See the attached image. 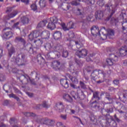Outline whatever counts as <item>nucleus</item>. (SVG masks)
I'll use <instances>...</instances> for the list:
<instances>
[{
  "mask_svg": "<svg viewBox=\"0 0 127 127\" xmlns=\"http://www.w3.org/2000/svg\"><path fill=\"white\" fill-rule=\"evenodd\" d=\"M57 126L58 127H63V124L61 122L57 123Z\"/></svg>",
  "mask_w": 127,
  "mask_h": 127,
  "instance_id": "nucleus-50",
  "label": "nucleus"
},
{
  "mask_svg": "<svg viewBox=\"0 0 127 127\" xmlns=\"http://www.w3.org/2000/svg\"><path fill=\"white\" fill-rule=\"evenodd\" d=\"M61 84L65 88V89H67V88L69 87V84H68V81L66 79H61Z\"/></svg>",
  "mask_w": 127,
  "mask_h": 127,
  "instance_id": "nucleus-21",
  "label": "nucleus"
},
{
  "mask_svg": "<svg viewBox=\"0 0 127 127\" xmlns=\"http://www.w3.org/2000/svg\"><path fill=\"white\" fill-rule=\"evenodd\" d=\"M123 64L125 66H127V60H125L123 61Z\"/></svg>",
  "mask_w": 127,
  "mask_h": 127,
  "instance_id": "nucleus-58",
  "label": "nucleus"
},
{
  "mask_svg": "<svg viewBox=\"0 0 127 127\" xmlns=\"http://www.w3.org/2000/svg\"><path fill=\"white\" fill-rule=\"evenodd\" d=\"M44 48L46 50L50 49V48H51V45L49 43H47L44 45Z\"/></svg>",
  "mask_w": 127,
  "mask_h": 127,
  "instance_id": "nucleus-37",
  "label": "nucleus"
},
{
  "mask_svg": "<svg viewBox=\"0 0 127 127\" xmlns=\"http://www.w3.org/2000/svg\"><path fill=\"white\" fill-rule=\"evenodd\" d=\"M39 36H44L45 39H47L49 38V36H50V33L48 31H35L30 33L29 35V38L30 40H33L34 38H37V37Z\"/></svg>",
  "mask_w": 127,
  "mask_h": 127,
  "instance_id": "nucleus-3",
  "label": "nucleus"
},
{
  "mask_svg": "<svg viewBox=\"0 0 127 127\" xmlns=\"http://www.w3.org/2000/svg\"><path fill=\"white\" fill-rule=\"evenodd\" d=\"M104 16V13L102 11H97L95 13V17L97 19H101Z\"/></svg>",
  "mask_w": 127,
  "mask_h": 127,
  "instance_id": "nucleus-17",
  "label": "nucleus"
},
{
  "mask_svg": "<svg viewBox=\"0 0 127 127\" xmlns=\"http://www.w3.org/2000/svg\"><path fill=\"white\" fill-rule=\"evenodd\" d=\"M77 15H83L84 14V12H83V10L81 9H77L76 11Z\"/></svg>",
  "mask_w": 127,
  "mask_h": 127,
  "instance_id": "nucleus-32",
  "label": "nucleus"
},
{
  "mask_svg": "<svg viewBox=\"0 0 127 127\" xmlns=\"http://www.w3.org/2000/svg\"><path fill=\"white\" fill-rule=\"evenodd\" d=\"M9 104L8 100H5L3 103V106H7Z\"/></svg>",
  "mask_w": 127,
  "mask_h": 127,
  "instance_id": "nucleus-52",
  "label": "nucleus"
},
{
  "mask_svg": "<svg viewBox=\"0 0 127 127\" xmlns=\"http://www.w3.org/2000/svg\"><path fill=\"white\" fill-rule=\"evenodd\" d=\"M80 1H83L84 2H87L88 4H93L95 3V0H93L92 2V0H76V1L74 0L71 2V4L72 5H78V4H80Z\"/></svg>",
  "mask_w": 127,
  "mask_h": 127,
  "instance_id": "nucleus-8",
  "label": "nucleus"
},
{
  "mask_svg": "<svg viewBox=\"0 0 127 127\" xmlns=\"http://www.w3.org/2000/svg\"><path fill=\"white\" fill-rule=\"evenodd\" d=\"M106 8H107V11H108L109 17H112V15L116 12L117 10V6L112 5L111 3L108 4L106 6Z\"/></svg>",
  "mask_w": 127,
  "mask_h": 127,
  "instance_id": "nucleus-6",
  "label": "nucleus"
},
{
  "mask_svg": "<svg viewBox=\"0 0 127 127\" xmlns=\"http://www.w3.org/2000/svg\"><path fill=\"white\" fill-rule=\"evenodd\" d=\"M57 21H58V19L56 17H53L50 18V21L49 22L47 28L48 29H50L51 30H53V29H55L56 28V23H57Z\"/></svg>",
  "mask_w": 127,
  "mask_h": 127,
  "instance_id": "nucleus-5",
  "label": "nucleus"
},
{
  "mask_svg": "<svg viewBox=\"0 0 127 127\" xmlns=\"http://www.w3.org/2000/svg\"><path fill=\"white\" fill-rule=\"evenodd\" d=\"M76 55L79 58H84L87 56L88 54V51L86 49H82L81 51H77L76 53Z\"/></svg>",
  "mask_w": 127,
  "mask_h": 127,
  "instance_id": "nucleus-9",
  "label": "nucleus"
},
{
  "mask_svg": "<svg viewBox=\"0 0 127 127\" xmlns=\"http://www.w3.org/2000/svg\"><path fill=\"white\" fill-rule=\"evenodd\" d=\"M76 62L79 67H81L83 65V62L81 61H76Z\"/></svg>",
  "mask_w": 127,
  "mask_h": 127,
  "instance_id": "nucleus-42",
  "label": "nucleus"
},
{
  "mask_svg": "<svg viewBox=\"0 0 127 127\" xmlns=\"http://www.w3.org/2000/svg\"><path fill=\"white\" fill-rule=\"evenodd\" d=\"M55 108L57 110V111H58L60 112L63 111V109H64V106H63V103H62V102H58V103H56Z\"/></svg>",
  "mask_w": 127,
  "mask_h": 127,
  "instance_id": "nucleus-12",
  "label": "nucleus"
},
{
  "mask_svg": "<svg viewBox=\"0 0 127 127\" xmlns=\"http://www.w3.org/2000/svg\"><path fill=\"white\" fill-rule=\"evenodd\" d=\"M47 24V20H44L41 21L38 25V28H40V27H44Z\"/></svg>",
  "mask_w": 127,
  "mask_h": 127,
  "instance_id": "nucleus-22",
  "label": "nucleus"
},
{
  "mask_svg": "<svg viewBox=\"0 0 127 127\" xmlns=\"http://www.w3.org/2000/svg\"><path fill=\"white\" fill-rule=\"evenodd\" d=\"M98 95H99V92L98 91L93 92V96H98Z\"/></svg>",
  "mask_w": 127,
  "mask_h": 127,
  "instance_id": "nucleus-56",
  "label": "nucleus"
},
{
  "mask_svg": "<svg viewBox=\"0 0 127 127\" xmlns=\"http://www.w3.org/2000/svg\"><path fill=\"white\" fill-rule=\"evenodd\" d=\"M90 120L92 122H93L95 125H100V126L102 127H109L111 126V123L112 122H110V121H112V127H117V123L116 121H114L113 118L110 119H106V123H103L102 122V121H104V119L102 117H99L98 118V120H97V117L94 116H91L90 117Z\"/></svg>",
  "mask_w": 127,
  "mask_h": 127,
  "instance_id": "nucleus-2",
  "label": "nucleus"
},
{
  "mask_svg": "<svg viewBox=\"0 0 127 127\" xmlns=\"http://www.w3.org/2000/svg\"><path fill=\"white\" fill-rule=\"evenodd\" d=\"M3 36L5 39H8V38H10V37L12 36V33L11 32H7L3 35Z\"/></svg>",
  "mask_w": 127,
  "mask_h": 127,
  "instance_id": "nucleus-23",
  "label": "nucleus"
},
{
  "mask_svg": "<svg viewBox=\"0 0 127 127\" xmlns=\"http://www.w3.org/2000/svg\"><path fill=\"white\" fill-rule=\"evenodd\" d=\"M3 89L6 93H7L8 96H13V93L11 92V88L9 87L7 85H4Z\"/></svg>",
  "mask_w": 127,
  "mask_h": 127,
  "instance_id": "nucleus-11",
  "label": "nucleus"
},
{
  "mask_svg": "<svg viewBox=\"0 0 127 127\" xmlns=\"http://www.w3.org/2000/svg\"><path fill=\"white\" fill-rule=\"evenodd\" d=\"M70 87H71L73 89H77V88H80L79 86H76V85L73 84H70Z\"/></svg>",
  "mask_w": 127,
  "mask_h": 127,
  "instance_id": "nucleus-48",
  "label": "nucleus"
},
{
  "mask_svg": "<svg viewBox=\"0 0 127 127\" xmlns=\"http://www.w3.org/2000/svg\"><path fill=\"white\" fill-rule=\"evenodd\" d=\"M29 19L28 18L24 16L21 18V22L23 23V24H26L28 23Z\"/></svg>",
  "mask_w": 127,
  "mask_h": 127,
  "instance_id": "nucleus-26",
  "label": "nucleus"
},
{
  "mask_svg": "<svg viewBox=\"0 0 127 127\" xmlns=\"http://www.w3.org/2000/svg\"><path fill=\"white\" fill-rule=\"evenodd\" d=\"M15 62L19 66H20V65H22V64H21V63H22V61L19 59V57H17V58L15 59Z\"/></svg>",
  "mask_w": 127,
  "mask_h": 127,
  "instance_id": "nucleus-30",
  "label": "nucleus"
},
{
  "mask_svg": "<svg viewBox=\"0 0 127 127\" xmlns=\"http://www.w3.org/2000/svg\"><path fill=\"white\" fill-rule=\"evenodd\" d=\"M24 116H25V117H36V115H35V114L33 113H30V112H26L24 114Z\"/></svg>",
  "mask_w": 127,
  "mask_h": 127,
  "instance_id": "nucleus-27",
  "label": "nucleus"
},
{
  "mask_svg": "<svg viewBox=\"0 0 127 127\" xmlns=\"http://www.w3.org/2000/svg\"><path fill=\"white\" fill-rule=\"evenodd\" d=\"M2 56V50L0 49V57Z\"/></svg>",
  "mask_w": 127,
  "mask_h": 127,
  "instance_id": "nucleus-62",
  "label": "nucleus"
},
{
  "mask_svg": "<svg viewBox=\"0 0 127 127\" xmlns=\"http://www.w3.org/2000/svg\"><path fill=\"white\" fill-rule=\"evenodd\" d=\"M97 4H98L99 6H103L104 4H105V2H104V0H99L97 1Z\"/></svg>",
  "mask_w": 127,
  "mask_h": 127,
  "instance_id": "nucleus-39",
  "label": "nucleus"
},
{
  "mask_svg": "<svg viewBox=\"0 0 127 127\" xmlns=\"http://www.w3.org/2000/svg\"><path fill=\"white\" fill-rule=\"evenodd\" d=\"M22 1V2H24L25 4H28L29 3V0H16V2H18V1Z\"/></svg>",
  "mask_w": 127,
  "mask_h": 127,
  "instance_id": "nucleus-34",
  "label": "nucleus"
},
{
  "mask_svg": "<svg viewBox=\"0 0 127 127\" xmlns=\"http://www.w3.org/2000/svg\"><path fill=\"white\" fill-rule=\"evenodd\" d=\"M39 107H38V109H40L41 107H43V108H45V109H48V108H50V105L48 104V102H47L46 101H44L43 102V103L42 105H39Z\"/></svg>",
  "mask_w": 127,
  "mask_h": 127,
  "instance_id": "nucleus-20",
  "label": "nucleus"
},
{
  "mask_svg": "<svg viewBox=\"0 0 127 127\" xmlns=\"http://www.w3.org/2000/svg\"><path fill=\"white\" fill-rule=\"evenodd\" d=\"M26 95L28 96H33V94L32 93H30L29 92H26Z\"/></svg>",
  "mask_w": 127,
  "mask_h": 127,
  "instance_id": "nucleus-60",
  "label": "nucleus"
},
{
  "mask_svg": "<svg viewBox=\"0 0 127 127\" xmlns=\"http://www.w3.org/2000/svg\"><path fill=\"white\" fill-rule=\"evenodd\" d=\"M73 118H75V119H77L78 120H79L80 124H81V125H84L83 124V122H82V120H81V119H80L79 117H77L76 116H73Z\"/></svg>",
  "mask_w": 127,
  "mask_h": 127,
  "instance_id": "nucleus-53",
  "label": "nucleus"
},
{
  "mask_svg": "<svg viewBox=\"0 0 127 127\" xmlns=\"http://www.w3.org/2000/svg\"><path fill=\"white\" fill-rule=\"evenodd\" d=\"M54 39L57 40L59 38H61L62 36V33L60 31H56L55 33L53 35Z\"/></svg>",
  "mask_w": 127,
  "mask_h": 127,
  "instance_id": "nucleus-18",
  "label": "nucleus"
},
{
  "mask_svg": "<svg viewBox=\"0 0 127 127\" xmlns=\"http://www.w3.org/2000/svg\"><path fill=\"white\" fill-rule=\"evenodd\" d=\"M91 32L92 35L97 36V35L100 36V30H99V27L96 26H93L91 28Z\"/></svg>",
  "mask_w": 127,
  "mask_h": 127,
  "instance_id": "nucleus-10",
  "label": "nucleus"
},
{
  "mask_svg": "<svg viewBox=\"0 0 127 127\" xmlns=\"http://www.w3.org/2000/svg\"><path fill=\"white\" fill-rule=\"evenodd\" d=\"M16 41H19L20 42H23V43H25L24 40L21 38L17 37L15 39Z\"/></svg>",
  "mask_w": 127,
  "mask_h": 127,
  "instance_id": "nucleus-40",
  "label": "nucleus"
},
{
  "mask_svg": "<svg viewBox=\"0 0 127 127\" xmlns=\"http://www.w3.org/2000/svg\"><path fill=\"white\" fill-rule=\"evenodd\" d=\"M59 24L62 26L63 29L65 31L66 30H69V29H71L72 28H75L76 26L75 25V23L70 21L67 24V27L66 25L64 23H59Z\"/></svg>",
  "mask_w": 127,
  "mask_h": 127,
  "instance_id": "nucleus-7",
  "label": "nucleus"
},
{
  "mask_svg": "<svg viewBox=\"0 0 127 127\" xmlns=\"http://www.w3.org/2000/svg\"><path fill=\"white\" fill-rule=\"evenodd\" d=\"M5 79V76L2 74H0V81H3Z\"/></svg>",
  "mask_w": 127,
  "mask_h": 127,
  "instance_id": "nucleus-45",
  "label": "nucleus"
},
{
  "mask_svg": "<svg viewBox=\"0 0 127 127\" xmlns=\"http://www.w3.org/2000/svg\"><path fill=\"white\" fill-rule=\"evenodd\" d=\"M61 117L63 120H66L67 119V115H61Z\"/></svg>",
  "mask_w": 127,
  "mask_h": 127,
  "instance_id": "nucleus-54",
  "label": "nucleus"
},
{
  "mask_svg": "<svg viewBox=\"0 0 127 127\" xmlns=\"http://www.w3.org/2000/svg\"><path fill=\"white\" fill-rule=\"evenodd\" d=\"M47 123L49 126H53V125H54L55 122L53 120H48Z\"/></svg>",
  "mask_w": 127,
  "mask_h": 127,
  "instance_id": "nucleus-36",
  "label": "nucleus"
},
{
  "mask_svg": "<svg viewBox=\"0 0 127 127\" xmlns=\"http://www.w3.org/2000/svg\"><path fill=\"white\" fill-rule=\"evenodd\" d=\"M87 72H91V71H92V68L90 67H87Z\"/></svg>",
  "mask_w": 127,
  "mask_h": 127,
  "instance_id": "nucleus-59",
  "label": "nucleus"
},
{
  "mask_svg": "<svg viewBox=\"0 0 127 127\" xmlns=\"http://www.w3.org/2000/svg\"><path fill=\"white\" fill-rule=\"evenodd\" d=\"M70 112H71V114H75V110H70Z\"/></svg>",
  "mask_w": 127,
  "mask_h": 127,
  "instance_id": "nucleus-64",
  "label": "nucleus"
},
{
  "mask_svg": "<svg viewBox=\"0 0 127 127\" xmlns=\"http://www.w3.org/2000/svg\"><path fill=\"white\" fill-rule=\"evenodd\" d=\"M9 98H13L18 102L19 101V98L17 97L16 96H9Z\"/></svg>",
  "mask_w": 127,
  "mask_h": 127,
  "instance_id": "nucleus-46",
  "label": "nucleus"
},
{
  "mask_svg": "<svg viewBox=\"0 0 127 127\" xmlns=\"http://www.w3.org/2000/svg\"><path fill=\"white\" fill-rule=\"evenodd\" d=\"M37 58L38 60V61H39V60L43 59V60H44V58H43V57H42L41 56V55H38L37 57Z\"/></svg>",
  "mask_w": 127,
  "mask_h": 127,
  "instance_id": "nucleus-47",
  "label": "nucleus"
},
{
  "mask_svg": "<svg viewBox=\"0 0 127 127\" xmlns=\"http://www.w3.org/2000/svg\"><path fill=\"white\" fill-rule=\"evenodd\" d=\"M31 8L32 10H33L34 11H35V10L37 9V6L36 5V4H33L31 5Z\"/></svg>",
  "mask_w": 127,
  "mask_h": 127,
  "instance_id": "nucleus-35",
  "label": "nucleus"
},
{
  "mask_svg": "<svg viewBox=\"0 0 127 127\" xmlns=\"http://www.w3.org/2000/svg\"><path fill=\"white\" fill-rule=\"evenodd\" d=\"M114 55H112V57H114V58L107 59L106 62L108 65H109V66H112V65H114V62H116V61H115V59H116L115 58V56H114Z\"/></svg>",
  "mask_w": 127,
  "mask_h": 127,
  "instance_id": "nucleus-19",
  "label": "nucleus"
},
{
  "mask_svg": "<svg viewBox=\"0 0 127 127\" xmlns=\"http://www.w3.org/2000/svg\"><path fill=\"white\" fill-rule=\"evenodd\" d=\"M103 29L107 32V35H106V37H109V38H111V36H114L115 35V32L114 30L112 29H108L107 30H106V28L105 27H103Z\"/></svg>",
  "mask_w": 127,
  "mask_h": 127,
  "instance_id": "nucleus-15",
  "label": "nucleus"
},
{
  "mask_svg": "<svg viewBox=\"0 0 127 127\" xmlns=\"http://www.w3.org/2000/svg\"><path fill=\"white\" fill-rule=\"evenodd\" d=\"M18 24H19V22H17L15 24H14L13 26V28H16V29H17L19 28L18 27Z\"/></svg>",
  "mask_w": 127,
  "mask_h": 127,
  "instance_id": "nucleus-44",
  "label": "nucleus"
},
{
  "mask_svg": "<svg viewBox=\"0 0 127 127\" xmlns=\"http://www.w3.org/2000/svg\"><path fill=\"white\" fill-rule=\"evenodd\" d=\"M63 98L66 102H69V103H71L73 101L72 97L70 96H64Z\"/></svg>",
  "mask_w": 127,
  "mask_h": 127,
  "instance_id": "nucleus-25",
  "label": "nucleus"
},
{
  "mask_svg": "<svg viewBox=\"0 0 127 127\" xmlns=\"http://www.w3.org/2000/svg\"><path fill=\"white\" fill-rule=\"evenodd\" d=\"M0 127H6V126L5 125L2 124L0 126Z\"/></svg>",
  "mask_w": 127,
  "mask_h": 127,
  "instance_id": "nucleus-63",
  "label": "nucleus"
},
{
  "mask_svg": "<svg viewBox=\"0 0 127 127\" xmlns=\"http://www.w3.org/2000/svg\"><path fill=\"white\" fill-rule=\"evenodd\" d=\"M11 10H12V8L11 7H8L7 8L6 12H8L9 11H11Z\"/></svg>",
  "mask_w": 127,
  "mask_h": 127,
  "instance_id": "nucleus-57",
  "label": "nucleus"
},
{
  "mask_svg": "<svg viewBox=\"0 0 127 127\" xmlns=\"http://www.w3.org/2000/svg\"><path fill=\"white\" fill-rule=\"evenodd\" d=\"M103 82H104V80H99L97 81V83H98V84H101V83H103Z\"/></svg>",
  "mask_w": 127,
  "mask_h": 127,
  "instance_id": "nucleus-61",
  "label": "nucleus"
},
{
  "mask_svg": "<svg viewBox=\"0 0 127 127\" xmlns=\"http://www.w3.org/2000/svg\"><path fill=\"white\" fill-rule=\"evenodd\" d=\"M40 5L42 8L44 7L45 6V1H44V0H40Z\"/></svg>",
  "mask_w": 127,
  "mask_h": 127,
  "instance_id": "nucleus-33",
  "label": "nucleus"
},
{
  "mask_svg": "<svg viewBox=\"0 0 127 127\" xmlns=\"http://www.w3.org/2000/svg\"><path fill=\"white\" fill-rule=\"evenodd\" d=\"M24 81H27V82H31V80L30 79V78L29 77V76H24Z\"/></svg>",
  "mask_w": 127,
  "mask_h": 127,
  "instance_id": "nucleus-41",
  "label": "nucleus"
},
{
  "mask_svg": "<svg viewBox=\"0 0 127 127\" xmlns=\"http://www.w3.org/2000/svg\"><path fill=\"white\" fill-rule=\"evenodd\" d=\"M94 99H96V100L90 104V107L91 108L97 107L98 109H99L100 108L103 109V108L101 110V113L105 118H107L108 113H113V112H114V108H113L111 104L106 103L104 101H102L100 104L98 103L97 101H99V100H100V97L98 96H93L92 98V100H94Z\"/></svg>",
  "mask_w": 127,
  "mask_h": 127,
  "instance_id": "nucleus-1",
  "label": "nucleus"
},
{
  "mask_svg": "<svg viewBox=\"0 0 127 127\" xmlns=\"http://www.w3.org/2000/svg\"><path fill=\"white\" fill-rule=\"evenodd\" d=\"M68 78L71 80L73 84H78V79L75 77H73L71 75H68Z\"/></svg>",
  "mask_w": 127,
  "mask_h": 127,
  "instance_id": "nucleus-24",
  "label": "nucleus"
},
{
  "mask_svg": "<svg viewBox=\"0 0 127 127\" xmlns=\"http://www.w3.org/2000/svg\"><path fill=\"white\" fill-rule=\"evenodd\" d=\"M17 13H18V11H17V10H16L13 11L11 14L8 15V16L10 18H12V17H14V16H15V15H16Z\"/></svg>",
  "mask_w": 127,
  "mask_h": 127,
  "instance_id": "nucleus-28",
  "label": "nucleus"
},
{
  "mask_svg": "<svg viewBox=\"0 0 127 127\" xmlns=\"http://www.w3.org/2000/svg\"><path fill=\"white\" fill-rule=\"evenodd\" d=\"M119 99L120 101L123 103H126V102H127V97L126 96H119Z\"/></svg>",
  "mask_w": 127,
  "mask_h": 127,
  "instance_id": "nucleus-29",
  "label": "nucleus"
},
{
  "mask_svg": "<svg viewBox=\"0 0 127 127\" xmlns=\"http://www.w3.org/2000/svg\"><path fill=\"white\" fill-rule=\"evenodd\" d=\"M99 74H101L103 77L105 76V73L101 70H95L93 71V72L91 73V76L92 77H93V78H95V77H96V76H98Z\"/></svg>",
  "mask_w": 127,
  "mask_h": 127,
  "instance_id": "nucleus-13",
  "label": "nucleus"
},
{
  "mask_svg": "<svg viewBox=\"0 0 127 127\" xmlns=\"http://www.w3.org/2000/svg\"><path fill=\"white\" fill-rule=\"evenodd\" d=\"M36 42H37V43H39L40 45H41L42 43H43V42L40 40L34 41V43H36Z\"/></svg>",
  "mask_w": 127,
  "mask_h": 127,
  "instance_id": "nucleus-51",
  "label": "nucleus"
},
{
  "mask_svg": "<svg viewBox=\"0 0 127 127\" xmlns=\"http://www.w3.org/2000/svg\"><path fill=\"white\" fill-rule=\"evenodd\" d=\"M80 85L81 86L82 89H86V85L84 84V82L80 81Z\"/></svg>",
  "mask_w": 127,
  "mask_h": 127,
  "instance_id": "nucleus-43",
  "label": "nucleus"
},
{
  "mask_svg": "<svg viewBox=\"0 0 127 127\" xmlns=\"http://www.w3.org/2000/svg\"><path fill=\"white\" fill-rule=\"evenodd\" d=\"M73 42H74V43L75 44L77 49H79V48H81V47H82V46L83 45V44H82V43H81L79 42L73 41Z\"/></svg>",
  "mask_w": 127,
  "mask_h": 127,
  "instance_id": "nucleus-31",
  "label": "nucleus"
},
{
  "mask_svg": "<svg viewBox=\"0 0 127 127\" xmlns=\"http://www.w3.org/2000/svg\"><path fill=\"white\" fill-rule=\"evenodd\" d=\"M6 45L7 48H8V47H10V49H8V55L10 57H11L12 54L14 53V49L12 47V45L9 42H7Z\"/></svg>",
  "mask_w": 127,
  "mask_h": 127,
  "instance_id": "nucleus-14",
  "label": "nucleus"
},
{
  "mask_svg": "<svg viewBox=\"0 0 127 127\" xmlns=\"http://www.w3.org/2000/svg\"><path fill=\"white\" fill-rule=\"evenodd\" d=\"M68 52L66 50L64 51L63 53V57H64V58H66V57H68Z\"/></svg>",
  "mask_w": 127,
  "mask_h": 127,
  "instance_id": "nucleus-38",
  "label": "nucleus"
},
{
  "mask_svg": "<svg viewBox=\"0 0 127 127\" xmlns=\"http://www.w3.org/2000/svg\"><path fill=\"white\" fill-rule=\"evenodd\" d=\"M114 119H115V120L116 121V122H117L118 123H120V119L117 118V115L116 114L114 115Z\"/></svg>",
  "mask_w": 127,
  "mask_h": 127,
  "instance_id": "nucleus-55",
  "label": "nucleus"
},
{
  "mask_svg": "<svg viewBox=\"0 0 127 127\" xmlns=\"http://www.w3.org/2000/svg\"><path fill=\"white\" fill-rule=\"evenodd\" d=\"M127 54V47L124 46L121 47L119 52H116L115 54V55H113V56L115 57V60L114 61L116 62L119 60V58L118 57H120V56H122L123 57L124 56H126Z\"/></svg>",
  "mask_w": 127,
  "mask_h": 127,
  "instance_id": "nucleus-4",
  "label": "nucleus"
},
{
  "mask_svg": "<svg viewBox=\"0 0 127 127\" xmlns=\"http://www.w3.org/2000/svg\"><path fill=\"white\" fill-rule=\"evenodd\" d=\"M51 65L54 69H60V62L58 61H54Z\"/></svg>",
  "mask_w": 127,
  "mask_h": 127,
  "instance_id": "nucleus-16",
  "label": "nucleus"
},
{
  "mask_svg": "<svg viewBox=\"0 0 127 127\" xmlns=\"http://www.w3.org/2000/svg\"><path fill=\"white\" fill-rule=\"evenodd\" d=\"M113 83L115 85H119V84H120V81L118 79H116L113 81Z\"/></svg>",
  "mask_w": 127,
  "mask_h": 127,
  "instance_id": "nucleus-49",
  "label": "nucleus"
}]
</instances>
